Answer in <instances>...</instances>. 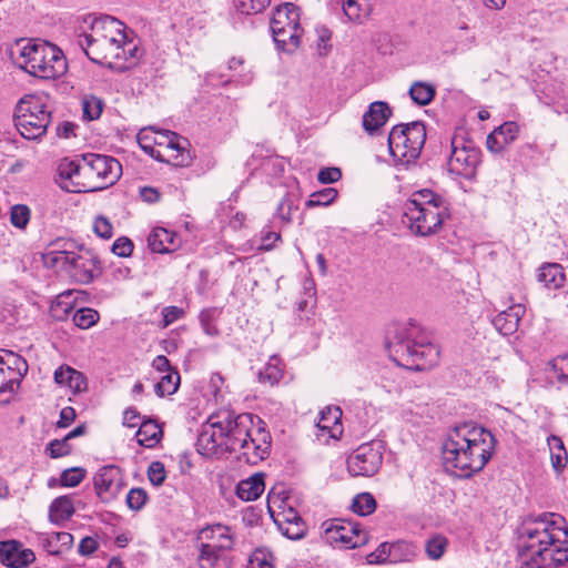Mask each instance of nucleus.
Here are the masks:
<instances>
[{
	"label": "nucleus",
	"instance_id": "f257e3e1",
	"mask_svg": "<svg viewBox=\"0 0 568 568\" xmlns=\"http://www.w3.org/2000/svg\"><path fill=\"white\" fill-rule=\"evenodd\" d=\"M518 541L529 558L521 568H558L568 562V528L559 514L527 516L518 528Z\"/></svg>",
	"mask_w": 568,
	"mask_h": 568
},
{
	"label": "nucleus",
	"instance_id": "f03ea898",
	"mask_svg": "<svg viewBox=\"0 0 568 568\" xmlns=\"http://www.w3.org/2000/svg\"><path fill=\"white\" fill-rule=\"evenodd\" d=\"M490 430L474 423H463L449 430L443 444V460L448 469L469 478L484 469L496 448Z\"/></svg>",
	"mask_w": 568,
	"mask_h": 568
},
{
	"label": "nucleus",
	"instance_id": "7ed1b4c3",
	"mask_svg": "<svg viewBox=\"0 0 568 568\" xmlns=\"http://www.w3.org/2000/svg\"><path fill=\"white\" fill-rule=\"evenodd\" d=\"M217 427L225 437L230 453H240L239 459L256 465L266 458L271 448V435L254 425V416L248 413L235 414L223 409L217 412Z\"/></svg>",
	"mask_w": 568,
	"mask_h": 568
},
{
	"label": "nucleus",
	"instance_id": "20e7f679",
	"mask_svg": "<svg viewBox=\"0 0 568 568\" xmlns=\"http://www.w3.org/2000/svg\"><path fill=\"white\" fill-rule=\"evenodd\" d=\"M386 348L389 357L398 366L413 371H425L436 365L437 346L419 337L414 324H393L387 329Z\"/></svg>",
	"mask_w": 568,
	"mask_h": 568
},
{
	"label": "nucleus",
	"instance_id": "39448f33",
	"mask_svg": "<svg viewBox=\"0 0 568 568\" xmlns=\"http://www.w3.org/2000/svg\"><path fill=\"white\" fill-rule=\"evenodd\" d=\"M449 216L445 199L428 189L413 193L404 206L403 222L419 236L436 234Z\"/></svg>",
	"mask_w": 568,
	"mask_h": 568
},
{
	"label": "nucleus",
	"instance_id": "423d86ee",
	"mask_svg": "<svg viewBox=\"0 0 568 568\" xmlns=\"http://www.w3.org/2000/svg\"><path fill=\"white\" fill-rule=\"evenodd\" d=\"M92 32L79 36L78 43L94 63L113 65L114 59L123 51L119 45L125 42L124 24L110 16L94 19Z\"/></svg>",
	"mask_w": 568,
	"mask_h": 568
},
{
	"label": "nucleus",
	"instance_id": "0eeeda50",
	"mask_svg": "<svg viewBox=\"0 0 568 568\" xmlns=\"http://www.w3.org/2000/svg\"><path fill=\"white\" fill-rule=\"evenodd\" d=\"M20 67L29 74L51 80L61 77L67 71V61L63 52L54 44L39 40H20Z\"/></svg>",
	"mask_w": 568,
	"mask_h": 568
},
{
	"label": "nucleus",
	"instance_id": "6e6552de",
	"mask_svg": "<svg viewBox=\"0 0 568 568\" xmlns=\"http://www.w3.org/2000/svg\"><path fill=\"white\" fill-rule=\"evenodd\" d=\"M51 122V111L45 97L28 94L20 99L16 108V126L27 140L41 138Z\"/></svg>",
	"mask_w": 568,
	"mask_h": 568
},
{
	"label": "nucleus",
	"instance_id": "1a4fd4ad",
	"mask_svg": "<svg viewBox=\"0 0 568 568\" xmlns=\"http://www.w3.org/2000/svg\"><path fill=\"white\" fill-rule=\"evenodd\" d=\"M122 174L120 162L109 155L87 153L82 155L83 192H97L113 185Z\"/></svg>",
	"mask_w": 568,
	"mask_h": 568
},
{
	"label": "nucleus",
	"instance_id": "9d476101",
	"mask_svg": "<svg viewBox=\"0 0 568 568\" xmlns=\"http://www.w3.org/2000/svg\"><path fill=\"white\" fill-rule=\"evenodd\" d=\"M426 141V128L422 122L395 125L388 135L389 153L403 165L414 162Z\"/></svg>",
	"mask_w": 568,
	"mask_h": 568
},
{
	"label": "nucleus",
	"instance_id": "9b49d317",
	"mask_svg": "<svg viewBox=\"0 0 568 568\" xmlns=\"http://www.w3.org/2000/svg\"><path fill=\"white\" fill-rule=\"evenodd\" d=\"M270 27L278 49L293 53L300 48L304 30L300 22V9L295 4L286 2L278 6L273 12Z\"/></svg>",
	"mask_w": 568,
	"mask_h": 568
},
{
	"label": "nucleus",
	"instance_id": "f8f14e48",
	"mask_svg": "<svg viewBox=\"0 0 568 568\" xmlns=\"http://www.w3.org/2000/svg\"><path fill=\"white\" fill-rule=\"evenodd\" d=\"M384 450V443L378 439L359 445L347 457L348 473L354 477L375 475L383 464Z\"/></svg>",
	"mask_w": 568,
	"mask_h": 568
},
{
	"label": "nucleus",
	"instance_id": "ddd939ff",
	"mask_svg": "<svg viewBox=\"0 0 568 568\" xmlns=\"http://www.w3.org/2000/svg\"><path fill=\"white\" fill-rule=\"evenodd\" d=\"M326 525L324 538L334 547L353 549L367 542V532L358 523L336 518Z\"/></svg>",
	"mask_w": 568,
	"mask_h": 568
},
{
	"label": "nucleus",
	"instance_id": "4468645a",
	"mask_svg": "<svg viewBox=\"0 0 568 568\" xmlns=\"http://www.w3.org/2000/svg\"><path fill=\"white\" fill-rule=\"evenodd\" d=\"M480 162V151L456 139L452 141V152L448 159V170L452 174L464 179H473Z\"/></svg>",
	"mask_w": 568,
	"mask_h": 568
},
{
	"label": "nucleus",
	"instance_id": "2eb2a0df",
	"mask_svg": "<svg viewBox=\"0 0 568 568\" xmlns=\"http://www.w3.org/2000/svg\"><path fill=\"white\" fill-rule=\"evenodd\" d=\"M97 496L102 503L114 500L125 487L122 469L116 465L100 467L93 476Z\"/></svg>",
	"mask_w": 568,
	"mask_h": 568
},
{
	"label": "nucleus",
	"instance_id": "dca6fc26",
	"mask_svg": "<svg viewBox=\"0 0 568 568\" xmlns=\"http://www.w3.org/2000/svg\"><path fill=\"white\" fill-rule=\"evenodd\" d=\"M70 258V262L61 270L65 271L78 283L89 284L102 272L100 260L90 250L81 247Z\"/></svg>",
	"mask_w": 568,
	"mask_h": 568
},
{
	"label": "nucleus",
	"instance_id": "f3484780",
	"mask_svg": "<svg viewBox=\"0 0 568 568\" xmlns=\"http://www.w3.org/2000/svg\"><path fill=\"white\" fill-rule=\"evenodd\" d=\"M219 420L217 413L211 415L197 436V452L205 457H220L229 452L225 437L221 434L217 424L215 425Z\"/></svg>",
	"mask_w": 568,
	"mask_h": 568
},
{
	"label": "nucleus",
	"instance_id": "a211bd4d",
	"mask_svg": "<svg viewBox=\"0 0 568 568\" xmlns=\"http://www.w3.org/2000/svg\"><path fill=\"white\" fill-rule=\"evenodd\" d=\"M58 183L60 187L70 193H81L82 182V158L77 160L63 159L60 161L58 169Z\"/></svg>",
	"mask_w": 568,
	"mask_h": 568
},
{
	"label": "nucleus",
	"instance_id": "6ab92c4d",
	"mask_svg": "<svg viewBox=\"0 0 568 568\" xmlns=\"http://www.w3.org/2000/svg\"><path fill=\"white\" fill-rule=\"evenodd\" d=\"M36 560L31 549L17 540L0 541V562L10 568H24Z\"/></svg>",
	"mask_w": 568,
	"mask_h": 568
},
{
	"label": "nucleus",
	"instance_id": "aec40b11",
	"mask_svg": "<svg viewBox=\"0 0 568 568\" xmlns=\"http://www.w3.org/2000/svg\"><path fill=\"white\" fill-rule=\"evenodd\" d=\"M200 538L202 540H207V542H202V545L224 552L231 550L234 545L232 529L221 524L212 525L202 529Z\"/></svg>",
	"mask_w": 568,
	"mask_h": 568
},
{
	"label": "nucleus",
	"instance_id": "412c9836",
	"mask_svg": "<svg viewBox=\"0 0 568 568\" xmlns=\"http://www.w3.org/2000/svg\"><path fill=\"white\" fill-rule=\"evenodd\" d=\"M519 134V125L514 121H507L488 134L486 144L490 152L500 153L508 144L514 142Z\"/></svg>",
	"mask_w": 568,
	"mask_h": 568
},
{
	"label": "nucleus",
	"instance_id": "4be33fe9",
	"mask_svg": "<svg viewBox=\"0 0 568 568\" xmlns=\"http://www.w3.org/2000/svg\"><path fill=\"white\" fill-rule=\"evenodd\" d=\"M390 115L392 110L386 102L375 101L369 104L363 115V128L367 133L373 134L385 125Z\"/></svg>",
	"mask_w": 568,
	"mask_h": 568
},
{
	"label": "nucleus",
	"instance_id": "5701e85b",
	"mask_svg": "<svg viewBox=\"0 0 568 568\" xmlns=\"http://www.w3.org/2000/svg\"><path fill=\"white\" fill-rule=\"evenodd\" d=\"M148 244L155 253H170L180 246L181 240L175 232L156 227L149 234Z\"/></svg>",
	"mask_w": 568,
	"mask_h": 568
},
{
	"label": "nucleus",
	"instance_id": "b1692460",
	"mask_svg": "<svg viewBox=\"0 0 568 568\" xmlns=\"http://www.w3.org/2000/svg\"><path fill=\"white\" fill-rule=\"evenodd\" d=\"M525 310L521 305H513L498 313L491 321L494 327L504 336L514 334L519 325Z\"/></svg>",
	"mask_w": 568,
	"mask_h": 568
},
{
	"label": "nucleus",
	"instance_id": "393cba45",
	"mask_svg": "<svg viewBox=\"0 0 568 568\" xmlns=\"http://www.w3.org/2000/svg\"><path fill=\"white\" fill-rule=\"evenodd\" d=\"M0 365L17 385L28 373L27 361L12 351L0 349Z\"/></svg>",
	"mask_w": 568,
	"mask_h": 568
},
{
	"label": "nucleus",
	"instance_id": "a878e982",
	"mask_svg": "<svg viewBox=\"0 0 568 568\" xmlns=\"http://www.w3.org/2000/svg\"><path fill=\"white\" fill-rule=\"evenodd\" d=\"M538 281L549 290H557L564 286L566 275L558 263H546L538 270Z\"/></svg>",
	"mask_w": 568,
	"mask_h": 568
},
{
	"label": "nucleus",
	"instance_id": "bb28decb",
	"mask_svg": "<svg viewBox=\"0 0 568 568\" xmlns=\"http://www.w3.org/2000/svg\"><path fill=\"white\" fill-rule=\"evenodd\" d=\"M265 489L263 474H255L241 480L236 486V495L244 501L257 499Z\"/></svg>",
	"mask_w": 568,
	"mask_h": 568
},
{
	"label": "nucleus",
	"instance_id": "cd10ccee",
	"mask_svg": "<svg viewBox=\"0 0 568 568\" xmlns=\"http://www.w3.org/2000/svg\"><path fill=\"white\" fill-rule=\"evenodd\" d=\"M200 568H231V559L226 552L201 545L197 556Z\"/></svg>",
	"mask_w": 568,
	"mask_h": 568
},
{
	"label": "nucleus",
	"instance_id": "c85d7f7f",
	"mask_svg": "<svg viewBox=\"0 0 568 568\" xmlns=\"http://www.w3.org/2000/svg\"><path fill=\"white\" fill-rule=\"evenodd\" d=\"M75 243L70 240H65L64 244L62 246V251H47L43 254L44 264L48 267H55V268H62L65 266L71 258V256H74L78 252L74 251Z\"/></svg>",
	"mask_w": 568,
	"mask_h": 568
},
{
	"label": "nucleus",
	"instance_id": "c756f323",
	"mask_svg": "<svg viewBox=\"0 0 568 568\" xmlns=\"http://www.w3.org/2000/svg\"><path fill=\"white\" fill-rule=\"evenodd\" d=\"M74 506L69 496L55 498L49 507V517L52 523L60 524L72 517Z\"/></svg>",
	"mask_w": 568,
	"mask_h": 568
},
{
	"label": "nucleus",
	"instance_id": "7c9ffc66",
	"mask_svg": "<svg viewBox=\"0 0 568 568\" xmlns=\"http://www.w3.org/2000/svg\"><path fill=\"white\" fill-rule=\"evenodd\" d=\"M119 51L123 52L120 53L116 59H114V64L109 67L111 69L123 71L134 64V61L138 58L139 48L135 42L128 40V37L125 36V42L119 45Z\"/></svg>",
	"mask_w": 568,
	"mask_h": 568
},
{
	"label": "nucleus",
	"instance_id": "2f4dec72",
	"mask_svg": "<svg viewBox=\"0 0 568 568\" xmlns=\"http://www.w3.org/2000/svg\"><path fill=\"white\" fill-rule=\"evenodd\" d=\"M161 435L160 426L154 420H146L140 425L135 437L139 445L150 448L160 442Z\"/></svg>",
	"mask_w": 568,
	"mask_h": 568
},
{
	"label": "nucleus",
	"instance_id": "473e14b6",
	"mask_svg": "<svg viewBox=\"0 0 568 568\" xmlns=\"http://www.w3.org/2000/svg\"><path fill=\"white\" fill-rule=\"evenodd\" d=\"M73 542V536L67 531L53 532L42 541L43 549L50 554L58 556L62 549H69Z\"/></svg>",
	"mask_w": 568,
	"mask_h": 568
},
{
	"label": "nucleus",
	"instance_id": "72a5a7b5",
	"mask_svg": "<svg viewBox=\"0 0 568 568\" xmlns=\"http://www.w3.org/2000/svg\"><path fill=\"white\" fill-rule=\"evenodd\" d=\"M547 378L551 384L565 385L568 383V354L558 356L549 363Z\"/></svg>",
	"mask_w": 568,
	"mask_h": 568
},
{
	"label": "nucleus",
	"instance_id": "f704fd0d",
	"mask_svg": "<svg viewBox=\"0 0 568 568\" xmlns=\"http://www.w3.org/2000/svg\"><path fill=\"white\" fill-rule=\"evenodd\" d=\"M283 376L281 359L277 356H271L263 369L258 372V381L270 386L276 385Z\"/></svg>",
	"mask_w": 568,
	"mask_h": 568
},
{
	"label": "nucleus",
	"instance_id": "c9c22d12",
	"mask_svg": "<svg viewBox=\"0 0 568 568\" xmlns=\"http://www.w3.org/2000/svg\"><path fill=\"white\" fill-rule=\"evenodd\" d=\"M547 442L550 450L552 467L556 471H561L566 467L568 460L564 443L559 437L555 435L549 436Z\"/></svg>",
	"mask_w": 568,
	"mask_h": 568
},
{
	"label": "nucleus",
	"instance_id": "e433bc0d",
	"mask_svg": "<svg viewBox=\"0 0 568 568\" xmlns=\"http://www.w3.org/2000/svg\"><path fill=\"white\" fill-rule=\"evenodd\" d=\"M435 93L436 90L434 85L422 81L413 83L409 89L412 100L419 105L429 104L434 99Z\"/></svg>",
	"mask_w": 568,
	"mask_h": 568
},
{
	"label": "nucleus",
	"instance_id": "4c0bfd02",
	"mask_svg": "<svg viewBox=\"0 0 568 568\" xmlns=\"http://www.w3.org/2000/svg\"><path fill=\"white\" fill-rule=\"evenodd\" d=\"M448 547V539L440 535L436 534L430 536L425 542V552L427 557L432 560L440 559L446 552Z\"/></svg>",
	"mask_w": 568,
	"mask_h": 568
},
{
	"label": "nucleus",
	"instance_id": "58836bf2",
	"mask_svg": "<svg viewBox=\"0 0 568 568\" xmlns=\"http://www.w3.org/2000/svg\"><path fill=\"white\" fill-rule=\"evenodd\" d=\"M180 385V374L178 371H172L164 374L161 379L155 384V394L160 397L174 394Z\"/></svg>",
	"mask_w": 568,
	"mask_h": 568
},
{
	"label": "nucleus",
	"instance_id": "ea45409f",
	"mask_svg": "<svg viewBox=\"0 0 568 568\" xmlns=\"http://www.w3.org/2000/svg\"><path fill=\"white\" fill-rule=\"evenodd\" d=\"M81 104L83 118L89 121L99 119L104 106L103 100L92 94L83 95Z\"/></svg>",
	"mask_w": 568,
	"mask_h": 568
},
{
	"label": "nucleus",
	"instance_id": "a19ab883",
	"mask_svg": "<svg viewBox=\"0 0 568 568\" xmlns=\"http://www.w3.org/2000/svg\"><path fill=\"white\" fill-rule=\"evenodd\" d=\"M352 509L359 516L371 515L376 509V500L372 494L361 493L354 497Z\"/></svg>",
	"mask_w": 568,
	"mask_h": 568
},
{
	"label": "nucleus",
	"instance_id": "79ce46f5",
	"mask_svg": "<svg viewBox=\"0 0 568 568\" xmlns=\"http://www.w3.org/2000/svg\"><path fill=\"white\" fill-rule=\"evenodd\" d=\"M99 313L90 307H82L75 311L73 314V323L81 329H88L97 324L99 321Z\"/></svg>",
	"mask_w": 568,
	"mask_h": 568
},
{
	"label": "nucleus",
	"instance_id": "37998d69",
	"mask_svg": "<svg viewBox=\"0 0 568 568\" xmlns=\"http://www.w3.org/2000/svg\"><path fill=\"white\" fill-rule=\"evenodd\" d=\"M220 313L216 308H205L200 313V324L203 332L209 336H217L219 328L216 327V321Z\"/></svg>",
	"mask_w": 568,
	"mask_h": 568
},
{
	"label": "nucleus",
	"instance_id": "c03bdc74",
	"mask_svg": "<svg viewBox=\"0 0 568 568\" xmlns=\"http://www.w3.org/2000/svg\"><path fill=\"white\" fill-rule=\"evenodd\" d=\"M174 146L171 151L175 154L171 155V160L175 165L185 166L191 161L190 152L186 150L187 141L180 138L178 134H173Z\"/></svg>",
	"mask_w": 568,
	"mask_h": 568
},
{
	"label": "nucleus",
	"instance_id": "a18cd8bd",
	"mask_svg": "<svg viewBox=\"0 0 568 568\" xmlns=\"http://www.w3.org/2000/svg\"><path fill=\"white\" fill-rule=\"evenodd\" d=\"M271 0H234V7L241 14H256L265 10Z\"/></svg>",
	"mask_w": 568,
	"mask_h": 568
},
{
	"label": "nucleus",
	"instance_id": "49530a36",
	"mask_svg": "<svg viewBox=\"0 0 568 568\" xmlns=\"http://www.w3.org/2000/svg\"><path fill=\"white\" fill-rule=\"evenodd\" d=\"M336 197L337 191L334 187H326L311 194L310 199L306 201V206H326L333 203Z\"/></svg>",
	"mask_w": 568,
	"mask_h": 568
},
{
	"label": "nucleus",
	"instance_id": "de8ad7c7",
	"mask_svg": "<svg viewBox=\"0 0 568 568\" xmlns=\"http://www.w3.org/2000/svg\"><path fill=\"white\" fill-rule=\"evenodd\" d=\"M417 546L409 541H397L393 544L394 561H410L417 555Z\"/></svg>",
	"mask_w": 568,
	"mask_h": 568
},
{
	"label": "nucleus",
	"instance_id": "09e8293b",
	"mask_svg": "<svg viewBox=\"0 0 568 568\" xmlns=\"http://www.w3.org/2000/svg\"><path fill=\"white\" fill-rule=\"evenodd\" d=\"M274 557L266 549H256L250 557L247 568H274Z\"/></svg>",
	"mask_w": 568,
	"mask_h": 568
},
{
	"label": "nucleus",
	"instance_id": "8fccbe9b",
	"mask_svg": "<svg viewBox=\"0 0 568 568\" xmlns=\"http://www.w3.org/2000/svg\"><path fill=\"white\" fill-rule=\"evenodd\" d=\"M45 452L51 458H60L69 455L72 452L70 440L64 436L61 439L51 440L45 448Z\"/></svg>",
	"mask_w": 568,
	"mask_h": 568
},
{
	"label": "nucleus",
	"instance_id": "3c124183",
	"mask_svg": "<svg viewBox=\"0 0 568 568\" xmlns=\"http://www.w3.org/2000/svg\"><path fill=\"white\" fill-rule=\"evenodd\" d=\"M30 209L24 204H17L11 207L10 221L13 226L24 229L30 221Z\"/></svg>",
	"mask_w": 568,
	"mask_h": 568
},
{
	"label": "nucleus",
	"instance_id": "603ef678",
	"mask_svg": "<svg viewBox=\"0 0 568 568\" xmlns=\"http://www.w3.org/2000/svg\"><path fill=\"white\" fill-rule=\"evenodd\" d=\"M342 416L339 407H327L321 412V418L317 426L323 430H328L333 425L338 424Z\"/></svg>",
	"mask_w": 568,
	"mask_h": 568
},
{
	"label": "nucleus",
	"instance_id": "864d4df0",
	"mask_svg": "<svg viewBox=\"0 0 568 568\" xmlns=\"http://www.w3.org/2000/svg\"><path fill=\"white\" fill-rule=\"evenodd\" d=\"M394 561L393 544L383 542L377 549L367 556L369 564H382L387 560Z\"/></svg>",
	"mask_w": 568,
	"mask_h": 568
},
{
	"label": "nucleus",
	"instance_id": "5fc2aeb1",
	"mask_svg": "<svg viewBox=\"0 0 568 568\" xmlns=\"http://www.w3.org/2000/svg\"><path fill=\"white\" fill-rule=\"evenodd\" d=\"M84 476L85 470L83 468L74 467L65 469L60 476V484L63 487H75L83 480Z\"/></svg>",
	"mask_w": 568,
	"mask_h": 568
},
{
	"label": "nucleus",
	"instance_id": "6e6d98bb",
	"mask_svg": "<svg viewBox=\"0 0 568 568\" xmlns=\"http://www.w3.org/2000/svg\"><path fill=\"white\" fill-rule=\"evenodd\" d=\"M278 529L288 539L297 540V539H301L304 537V535L306 532V525L302 519V520H297L294 523H288Z\"/></svg>",
	"mask_w": 568,
	"mask_h": 568
},
{
	"label": "nucleus",
	"instance_id": "4d7b16f0",
	"mask_svg": "<svg viewBox=\"0 0 568 568\" xmlns=\"http://www.w3.org/2000/svg\"><path fill=\"white\" fill-rule=\"evenodd\" d=\"M148 495L142 488H132L126 495V504L132 510H140L145 501Z\"/></svg>",
	"mask_w": 568,
	"mask_h": 568
},
{
	"label": "nucleus",
	"instance_id": "13d9d810",
	"mask_svg": "<svg viewBox=\"0 0 568 568\" xmlns=\"http://www.w3.org/2000/svg\"><path fill=\"white\" fill-rule=\"evenodd\" d=\"M185 312L178 306H165L162 308V323L161 327L165 328L178 320L183 318Z\"/></svg>",
	"mask_w": 568,
	"mask_h": 568
},
{
	"label": "nucleus",
	"instance_id": "bf43d9fd",
	"mask_svg": "<svg viewBox=\"0 0 568 568\" xmlns=\"http://www.w3.org/2000/svg\"><path fill=\"white\" fill-rule=\"evenodd\" d=\"M148 477L152 485H162L166 477L164 465L161 462H152L148 468Z\"/></svg>",
	"mask_w": 568,
	"mask_h": 568
},
{
	"label": "nucleus",
	"instance_id": "052dcab7",
	"mask_svg": "<svg viewBox=\"0 0 568 568\" xmlns=\"http://www.w3.org/2000/svg\"><path fill=\"white\" fill-rule=\"evenodd\" d=\"M94 233L101 239H111L113 235V226L105 216H97L93 223Z\"/></svg>",
	"mask_w": 568,
	"mask_h": 568
},
{
	"label": "nucleus",
	"instance_id": "680f3d73",
	"mask_svg": "<svg viewBox=\"0 0 568 568\" xmlns=\"http://www.w3.org/2000/svg\"><path fill=\"white\" fill-rule=\"evenodd\" d=\"M365 0H343V11L351 21H357L362 14Z\"/></svg>",
	"mask_w": 568,
	"mask_h": 568
},
{
	"label": "nucleus",
	"instance_id": "e2e57ef3",
	"mask_svg": "<svg viewBox=\"0 0 568 568\" xmlns=\"http://www.w3.org/2000/svg\"><path fill=\"white\" fill-rule=\"evenodd\" d=\"M280 240V233L264 229L261 232V243L257 246V248L260 251H271L274 247L275 243Z\"/></svg>",
	"mask_w": 568,
	"mask_h": 568
},
{
	"label": "nucleus",
	"instance_id": "0e129e2a",
	"mask_svg": "<svg viewBox=\"0 0 568 568\" xmlns=\"http://www.w3.org/2000/svg\"><path fill=\"white\" fill-rule=\"evenodd\" d=\"M133 251V243L130 239L122 236L114 241L112 252L120 257H128Z\"/></svg>",
	"mask_w": 568,
	"mask_h": 568
},
{
	"label": "nucleus",
	"instance_id": "69168bd1",
	"mask_svg": "<svg viewBox=\"0 0 568 568\" xmlns=\"http://www.w3.org/2000/svg\"><path fill=\"white\" fill-rule=\"evenodd\" d=\"M297 520H302V518L298 513L291 507L288 509L282 510L276 515V517H274V521L278 528H282V526H285L288 523H294Z\"/></svg>",
	"mask_w": 568,
	"mask_h": 568
},
{
	"label": "nucleus",
	"instance_id": "338daca9",
	"mask_svg": "<svg viewBox=\"0 0 568 568\" xmlns=\"http://www.w3.org/2000/svg\"><path fill=\"white\" fill-rule=\"evenodd\" d=\"M67 386L70 387L74 393H80L87 387L85 377L82 373L72 368Z\"/></svg>",
	"mask_w": 568,
	"mask_h": 568
},
{
	"label": "nucleus",
	"instance_id": "774afa93",
	"mask_svg": "<svg viewBox=\"0 0 568 568\" xmlns=\"http://www.w3.org/2000/svg\"><path fill=\"white\" fill-rule=\"evenodd\" d=\"M342 176L338 168H325L318 172L317 179L323 184L337 182Z\"/></svg>",
	"mask_w": 568,
	"mask_h": 568
}]
</instances>
